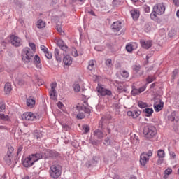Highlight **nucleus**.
<instances>
[{
    "mask_svg": "<svg viewBox=\"0 0 179 179\" xmlns=\"http://www.w3.org/2000/svg\"><path fill=\"white\" fill-rule=\"evenodd\" d=\"M43 153H36L29 155L22 162L24 167H31L36 162H38L41 159H43Z\"/></svg>",
    "mask_w": 179,
    "mask_h": 179,
    "instance_id": "f257e3e1",
    "label": "nucleus"
},
{
    "mask_svg": "<svg viewBox=\"0 0 179 179\" xmlns=\"http://www.w3.org/2000/svg\"><path fill=\"white\" fill-rule=\"evenodd\" d=\"M143 134L145 139L150 141L157 135V129L155 126L148 124L143 127Z\"/></svg>",
    "mask_w": 179,
    "mask_h": 179,
    "instance_id": "f03ea898",
    "label": "nucleus"
},
{
    "mask_svg": "<svg viewBox=\"0 0 179 179\" xmlns=\"http://www.w3.org/2000/svg\"><path fill=\"white\" fill-rule=\"evenodd\" d=\"M21 57L24 64H29V62H31L33 57H34V52L29 47H26L22 49Z\"/></svg>",
    "mask_w": 179,
    "mask_h": 179,
    "instance_id": "7ed1b4c3",
    "label": "nucleus"
},
{
    "mask_svg": "<svg viewBox=\"0 0 179 179\" xmlns=\"http://www.w3.org/2000/svg\"><path fill=\"white\" fill-rule=\"evenodd\" d=\"M49 173L52 178L58 179L62 174V167L59 164H53L50 167Z\"/></svg>",
    "mask_w": 179,
    "mask_h": 179,
    "instance_id": "20e7f679",
    "label": "nucleus"
},
{
    "mask_svg": "<svg viewBox=\"0 0 179 179\" xmlns=\"http://www.w3.org/2000/svg\"><path fill=\"white\" fill-rule=\"evenodd\" d=\"M96 91L99 93L98 96H111V94H113L111 90L106 88L104 85L101 84H98Z\"/></svg>",
    "mask_w": 179,
    "mask_h": 179,
    "instance_id": "39448f33",
    "label": "nucleus"
},
{
    "mask_svg": "<svg viewBox=\"0 0 179 179\" xmlns=\"http://www.w3.org/2000/svg\"><path fill=\"white\" fill-rule=\"evenodd\" d=\"M22 118L26 121H34V120H37L38 118V116L37 115V113H25L22 115Z\"/></svg>",
    "mask_w": 179,
    "mask_h": 179,
    "instance_id": "423d86ee",
    "label": "nucleus"
},
{
    "mask_svg": "<svg viewBox=\"0 0 179 179\" xmlns=\"http://www.w3.org/2000/svg\"><path fill=\"white\" fill-rule=\"evenodd\" d=\"M10 38V43L12 45H14V47H20V45L23 44L22 39L17 36L12 35Z\"/></svg>",
    "mask_w": 179,
    "mask_h": 179,
    "instance_id": "0eeeda50",
    "label": "nucleus"
},
{
    "mask_svg": "<svg viewBox=\"0 0 179 179\" xmlns=\"http://www.w3.org/2000/svg\"><path fill=\"white\" fill-rule=\"evenodd\" d=\"M153 10H155L157 15H163V13H164V12L166 11V6L163 3H158L154 6Z\"/></svg>",
    "mask_w": 179,
    "mask_h": 179,
    "instance_id": "6e6552de",
    "label": "nucleus"
},
{
    "mask_svg": "<svg viewBox=\"0 0 179 179\" xmlns=\"http://www.w3.org/2000/svg\"><path fill=\"white\" fill-rule=\"evenodd\" d=\"M51 89L50 90V97L52 99V100H57L58 99V96H57V83H52L51 85Z\"/></svg>",
    "mask_w": 179,
    "mask_h": 179,
    "instance_id": "1a4fd4ad",
    "label": "nucleus"
},
{
    "mask_svg": "<svg viewBox=\"0 0 179 179\" xmlns=\"http://www.w3.org/2000/svg\"><path fill=\"white\" fill-rule=\"evenodd\" d=\"M140 44L143 48H145V50H149L150 47L152 45V41H145V40H141Z\"/></svg>",
    "mask_w": 179,
    "mask_h": 179,
    "instance_id": "9d476101",
    "label": "nucleus"
},
{
    "mask_svg": "<svg viewBox=\"0 0 179 179\" xmlns=\"http://www.w3.org/2000/svg\"><path fill=\"white\" fill-rule=\"evenodd\" d=\"M149 159L146 154L142 153L140 156V164L143 166H146V163L149 162Z\"/></svg>",
    "mask_w": 179,
    "mask_h": 179,
    "instance_id": "9b49d317",
    "label": "nucleus"
},
{
    "mask_svg": "<svg viewBox=\"0 0 179 179\" xmlns=\"http://www.w3.org/2000/svg\"><path fill=\"white\" fill-rule=\"evenodd\" d=\"M133 70L134 73L137 74V76H142V75H143V70L141 68V66L134 65Z\"/></svg>",
    "mask_w": 179,
    "mask_h": 179,
    "instance_id": "f8f14e48",
    "label": "nucleus"
},
{
    "mask_svg": "<svg viewBox=\"0 0 179 179\" xmlns=\"http://www.w3.org/2000/svg\"><path fill=\"white\" fill-rule=\"evenodd\" d=\"M57 43L58 47H59V48H61L62 51H65V52L68 51V46L65 45L62 39H58L57 41Z\"/></svg>",
    "mask_w": 179,
    "mask_h": 179,
    "instance_id": "ddd939ff",
    "label": "nucleus"
},
{
    "mask_svg": "<svg viewBox=\"0 0 179 179\" xmlns=\"http://www.w3.org/2000/svg\"><path fill=\"white\" fill-rule=\"evenodd\" d=\"M27 106L29 108H33L34 106H36V99L30 96L29 98L27 99Z\"/></svg>",
    "mask_w": 179,
    "mask_h": 179,
    "instance_id": "4468645a",
    "label": "nucleus"
},
{
    "mask_svg": "<svg viewBox=\"0 0 179 179\" xmlns=\"http://www.w3.org/2000/svg\"><path fill=\"white\" fill-rule=\"evenodd\" d=\"M137 48H138V44H136V43H129L126 45V51H127V52H132V51Z\"/></svg>",
    "mask_w": 179,
    "mask_h": 179,
    "instance_id": "2eb2a0df",
    "label": "nucleus"
},
{
    "mask_svg": "<svg viewBox=\"0 0 179 179\" xmlns=\"http://www.w3.org/2000/svg\"><path fill=\"white\" fill-rule=\"evenodd\" d=\"M94 136L97 139H103L104 138V133L100 129H98L94 131Z\"/></svg>",
    "mask_w": 179,
    "mask_h": 179,
    "instance_id": "dca6fc26",
    "label": "nucleus"
},
{
    "mask_svg": "<svg viewBox=\"0 0 179 179\" xmlns=\"http://www.w3.org/2000/svg\"><path fill=\"white\" fill-rule=\"evenodd\" d=\"M34 62L36 66V68H38V69H41V61L40 60V57L38 56V55H36L34 57Z\"/></svg>",
    "mask_w": 179,
    "mask_h": 179,
    "instance_id": "f3484780",
    "label": "nucleus"
},
{
    "mask_svg": "<svg viewBox=\"0 0 179 179\" xmlns=\"http://www.w3.org/2000/svg\"><path fill=\"white\" fill-rule=\"evenodd\" d=\"M63 62L64 64V65H66L68 66H69V65H72V57L69 55H66L64 58H63Z\"/></svg>",
    "mask_w": 179,
    "mask_h": 179,
    "instance_id": "a211bd4d",
    "label": "nucleus"
},
{
    "mask_svg": "<svg viewBox=\"0 0 179 179\" xmlns=\"http://www.w3.org/2000/svg\"><path fill=\"white\" fill-rule=\"evenodd\" d=\"M59 152L55 150H50L48 152V157H50V159H55V157H59Z\"/></svg>",
    "mask_w": 179,
    "mask_h": 179,
    "instance_id": "6ab92c4d",
    "label": "nucleus"
},
{
    "mask_svg": "<svg viewBox=\"0 0 179 179\" xmlns=\"http://www.w3.org/2000/svg\"><path fill=\"white\" fill-rule=\"evenodd\" d=\"M77 111H84V113H90V109L86 108V106L80 104H78L76 107Z\"/></svg>",
    "mask_w": 179,
    "mask_h": 179,
    "instance_id": "aec40b11",
    "label": "nucleus"
},
{
    "mask_svg": "<svg viewBox=\"0 0 179 179\" xmlns=\"http://www.w3.org/2000/svg\"><path fill=\"white\" fill-rule=\"evenodd\" d=\"M12 92V85L10 83H6L4 85V93L5 94H10Z\"/></svg>",
    "mask_w": 179,
    "mask_h": 179,
    "instance_id": "412c9836",
    "label": "nucleus"
},
{
    "mask_svg": "<svg viewBox=\"0 0 179 179\" xmlns=\"http://www.w3.org/2000/svg\"><path fill=\"white\" fill-rule=\"evenodd\" d=\"M121 22H115L112 24L113 31H120L121 30Z\"/></svg>",
    "mask_w": 179,
    "mask_h": 179,
    "instance_id": "4be33fe9",
    "label": "nucleus"
},
{
    "mask_svg": "<svg viewBox=\"0 0 179 179\" xmlns=\"http://www.w3.org/2000/svg\"><path fill=\"white\" fill-rule=\"evenodd\" d=\"M55 57L56 61H57L58 62H61L62 61V56H61V55L59 54V50H55Z\"/></svg>",
    "mask_w": 179,
    "mask_h": 179,
    "instance_id": "5701e85b",
    "label": "nucleus"
},
{
    "mask_svg": "<svg viewBox=\"0 0 179 179\" xmlns=\"http://www.w3.org/2000/svg\"><path fill=\"white\" fill-rule=\"evenodd\" d=\"M130 13L134 20H138L139 18V12L137 10H132Z\"/></svg>",
    "mask_w": 179,
    "mask_h": 179,
    "instance_id": "b1692460",
    "label": "nucleus"
},
{
    "mask_svg": "<svg viewBox=\"0 0 179 179\" xmlns=\"http://www.w3.org/2000/svg\"><path fill=\"white\" fill-rule=\"evenodd\" d=\"M131 142L133 145H138L139 143V137L136 134H134L131 136Z\"/></svg>",
    "mask_w": 179,
    "mask_h": 179,
    "instance_id": "393cba45",
    "label": "nucleus"
},
{
    "mask_svg": "<svg viewBox=\"0 0 179 179\" xmlns=\"http://www.w3.org/2000/svg\"><path fill=\"white\" fill-rule=\"evenodd\" d=\"M169 121H178V117L176 115V113H171L170 115L168 116Z\"/></svg>",
    "mask_w": 179,
    "mask_h": 179,
    "instance_id": "a878e982",
    "label": "nucleus"
},
{
    "mask_svg": "<svg viewBox=\"0 0 179 179\" xmlns=\"http://www.w3.org/2000/svg\"><path fill=\"white\" fill-rule=\"evenodd\" d=\"M0 121H10V117L5 113H0Z\"/></svg>",
    "mask_w": 179,
    "mask_h": 179,
    "instance_id": "bb28decb",
    "label": "nucleus"
},
{
    "mask_svg": "<svg viewBox=\"0 0 179 179\" xmlns=\"http://www.w3.org/2000/svg\"><path fill=\"white\" fill-rule=\"evenodd\" d=\"M36 27L38 29H44L45 27V22L43 21V20H38Z\"/></svg>",
    "mask_w": 179,
    "mask_h": 179,
    "instance_id": "cd10ccee",
    "label": "nucleus"
},
{
    "mask_svg": "<svg viewBox=\"0 0 179 179\" xmlns=\"http://www.w3.org/2000/svg\"><path fill=\"white\" fill-rule=\"evenodd\" d=\"M164 105V103L163 102H160L158 104H155L154 106L155 111H157V113H158V111H160L161 110H162Z\"/></svg>",
    "mask_w": 179,
    "mask_h": 179,
    "instance_id": "c85d7f7f",
    "label": "nucleus"
},
{
    "mask_svg": "<svg viewBox=\"0 0 179 179\" xmlns=\"http://www.w3.org/2000/svg\"><path fill=\"white\" fill-rule=\"evenodd\" d=\"M4 160L6 163V164H8V166H10V164H12V157L11 156L6 155L4 157Z\"/></svg>",
    "mask_w": 179,
    "mask_h": 179,
    "instance_id": "c756f323",
    "label": "nucleus"
},
{
    "mask_svg": "<svg viewBox=\"0 0 179 179\" xmlns=\"http://www.w3.org/2000/svg\"><path fill=\"white\" fill-rule=\"evenodd\" d=\"M156 80V76H148L146 78V83L148 84L152 83V82H155Z\"/></svg>",
    "mask_w": 179,
    "mask_h": 179,
    "instance_id": "7c9ffc66",
    "label": "nucleus"
},
{
    "mask_svg": "<svg viewBox=\"0 0 179 179\" xmlns=\"http://www.w3.org/2000/svg\"><path fill=\"white\" fill-rule=\"evenodd\" d=\"M14 150H15V149L13 148V147H12V145H8L6 155L8 156H11V157H13V153Z\"/></svg>",
    "mask_w": 179,
    "mask_h": 179,
    "instance_id": "2f4dec72",
    "label": "nucleus"
},
{
    "mask_svg": "<svg viewBox=\"0 0 179 179\" xmlns=\"http://www.w3.org/2000/svg\"><path fill=\"white\" fill-rule=\"evenodd\" d=\"M96 62H94V60H91L89 62V65H88V69H90V71H93V69H94L96 65Z\"/></svg>",
    "mask_w": 179,
    "mask_h": 179,
    "instance_id": "473e14b6",
    "label": "nucleus"
},
{
    "mask_svg": "<svg viewBox=\"0 0 179 179\" xmlns=\"http://www.w3.org/2000/svg\"><path fill=\"white\" fill-rule=\"evenodd\" d=\"M82 128L84 131L83 134H88L90 131V127L87 124H83Z\"/></svg>",
    "mask_w": 179,
    "mask_h": 179,
    "instance_id": "72a5a7b5",
    "label": "nucleus"
},
{
    "mask_svg": "<svg viewBox=\"0 0 179 179\" xmlns=\"http://www.w3.org/2000/svg\"><path fill=\"white\" fill-rule=\"evenodd\" d=\"M73 89L74 92H80V85H79V83H75L73 85Z\"/></svg>",
    "mask_w": 179,
    "mask_h": 179,
    "instance_id": "f704fd0d",
    "label": "nucleus"
},
{
    "mask_svg": "<svg viewBox=\"0 0 179 179\" xmlns=\"http://www.w3.org/2000/svg\"><path fill=\"white\" fill-rule=\"evenodd\" d=\"M157 13L156 12V10H153V12L151 13L150 14V18L152 20H157Z\"/></svg>",
    "mask_w": 179,
    "mask_h": 179,
    "instance_id": "c9c22d12",
    "label": "nucleus"
},
{
    "mask_svg": "<svg viewBox=\"0 0 179 179\" xmlns=\"http://www.w3.org/2000/svg\"><path fill=\"white\" fill-rule=\"evenodd\" d=\"M157 157H166V153L164 152V150H159L157 151Z\"/></svg>",
    "mask_w": 179,
    "mask_h": 179,
    "instance_id": "e433bc0d",
    "label": "nucleus"
},
{
    "mask_svg": "<svg viewBox=\"0 0 179 179\" xmlns=\"http://www.w3.org/2000/svg\"><path fill=\"white\" fill-rule=\"evenodd\" d=\"M129 117H132V118H138V116L140 115L139 113H127Z\"/></svg>",
    "mask_w": 179,
    "mask_h": 179,
    "instance_id": "4c0bfd02",
    "label": "nucleus"
},
{
    "mask_svg": "<svg viewBox=\"0 0 179 179\" xmlns=\"http://www.w3.org/2000/svg\"><path fill=\"white\" fill-rule=\"evenodd\" d=\"M57 107L59 108V110H62V111H65V106H64V103L61 101L57 102Z\"/></svg>",
    "mask_w": 179,
    "mask_h": 179,
    "instance_id": "58836bf2",
    "label": "nucleus"
},
{
    "mask_svg": "<svg viewBox=\"0 0 179 179\" xmlns=\"http://www.w3.org/2000/svg\"><path fill=\"white\" fill-rule=\"evenodd\" d=\"M6 110V104L3 102H0V113H3Z\"/></svg>",
    "mask_w": 179,
    "mask_h": 179,
    "instance_id": "ea45409f",
    "label": "nucleus"
},
{
    "mask_svg": "<svg viewBox=\"0 0 179 179\" xmlns=\"http://www.w3.org/2000/svg\"><path fill=\"white\" fill-rule=\"evenodd\" d=\"M138 106L140 107V108H146V107H148V103L143 101H139Z\"/></svg>",
    "mask_w": 179,
    "mask_h": 179,
    "instance_id": "a19ab883",
    "label": "nucleus"
},
{
    "mask_svg": "<svg viewBox=\"0 0 179 179\" xmlns=\"http://www.w3.org/2000/svg\"><path fill=\"white\" fill-rule=\"evenodd\" d=\"M34 138L36 139H41V138H43V134L40 131H35Z\"/></svg>",
    "mask_w": 179,
    "mask_h": 179,
    "instance_id": "79ce46f5",
    "label": "nucleus"
},
{
    "mask_svg": "<svg viewBox=\"0 0 179 179\" xmlns=\"http://www.w3.org/2000/svg\"><path fill=\"white\" fill-rule=\"evenodd\" d=\"M44 54L48 59H51V58H52V54H51L48 50H46Z\"/></svg>",
    "mask_w": 179,
    "mask_h": 179,
    "instance_id": "37998d69",
    "label": "nucleus"
},
{
    "mask_svg": "<svg viewBox=\"0 0 179 179\" xmlns=\"http://www.w3.org/2000/svg\"><path fill=\"white\" fill-rule=\"evenodd\" d=\"M29 45L31 48V51H32L34 54V52H36V45L34 43H29Z\"/></svg>",
    "mask_w": 179,
    "mask_h": 179,
    "instance_id": "c03bdc74",
    "label": "nucleus"
},
{
    "mask_svg": "<svg viewBox=\"0 0 179 179\" xmlns=\"http://www.w3.org/2000/svg\"><path fill=\"white\" fill-rule=\"evenodd\" d=\"M169 156L171 157V159H176V153L171 150H170V149H169Z\"/></svg>",
    "mask_w": 179,
    "mask_h": 179,
    "instance_id": "a18cd8bd",
    "label": "nucleus"
},
{
    "mask_svg": "<svg viewBox=\"0 0 179 179\" xmlns=\"http://www.w3.org/2000/svg\"><path fill=\"white\" fill-rule=\"evenodd\" d=\"M173 173V169H171V168H167L165 171H164V174L166 176H170V174Z\"/></svg>",
    "mask_w": 179,
    "mask_h": 179,
    "instance_id": "49530a36",
    "label": "nucleus"
},
{
    "mask_svg": "<svg viewBox=\"0 0 179 179\" xmlns=\"http://www.w3.org/2000/svg\"><path fill=\"white\" fill-rule=\"evenodd\" d=\"M71 54L73 55V57H78V50H76V48H73L71 49Z\"/></svg>",
    "mask_w": 179,
    "mask_h": 179,
    "instance_id": "de8ad7c7",
    "label": "nucleus"
},
{
    "mask_svg": "<svg viewBox=\"0 0 179 179\" xmlns=\"http://www.w3.org/2000/svg\"><path fill=\"white\" fill-rule=\"evenodd\" d=\"M83 118H85V115H84L83 113H80L77 115L78 120H83Z\"/></svg>",
    "mask_w": 179,
    "mask_h": 179,
    "instance_id": "09e8293b",
    "label": "nucleus"
},
{
    "mask_svg": "<svg viewBox=\"0 0 179 179\" xmlns=\"http://www.w3.org/2000/svg\"><path fill=\"white\" fill-rule=\"evenodd\" d=\"M122 76L123 78H128V76H129V73H128V71H123L122 72Z\"/></svg>",
    "mask_w": 179,
    "mask_h": 179,
    "instance_id": "8fccbe9b",
    "label": "nucleus"
},
{
    "mask_svg": "<svg viewBox=\"0 0 179 179\" xmlns=\"http://www.w3.org/2000/svg\"><path fill=\"white\" fill-rule=\"evenodd\" d=\"M131 94L133 96H136V94H139V90L138 89H134L131 91Z\"/></svg>",
    "mask_w": 179,
    "mask_h": 179,
    "instance_id": "3c124183",
    "label": "nucleus"
},
{
    "mask_svg": "<svg viewBox=\"0 0 179 179\" xmlns=\"http://www.w3.org/2000/svg\"><path fill=\"white\" fill-rule=\"evenodd\" d=\"M103 122H104V117H101L99 122V128H101V129H103Z\"/></svg>",
    "mask_w": 179,
    "mask_h": 179,
    "instance_id": "603ef678",
    "label": "nucleus"
},
{
    "mask_svg": "<svg viewBox=\"0 0 179 179\" xmlns=\"http://www.w3.org/2000/svg\"><path fill=\"white\" fill-rule=\"evenodd\" d=\"M92 163L93 166H95L96 164H97V163H99V161H97V157H93Z\"/></svg>",
    "mask_w": 179,
    "mask_h": 179,
    "instance_id": "864d4df0",
    "label": "nucleus"
},
{
    "mask_svg": "<svg viewBox=\"0 0 179 179\" xmlns=\"http://www.w3.org/2000/svg\"><path fill=\"white\" fill-rule=\"evenodd\" d=\"M163 162H164V157H158L157 164H162Z\"/></svg>",
    "mask_w": 179,
    "mask_h": 179,
    "instance_id": "5fc2aeb1",
    "label": "nucleus"
},
{
    "mask_svg": "<svg viewBox=\"0 0 179 179\" xmlns=\"http://www.w3.org/2000/svg\"><path fill=\"white\" fill-rule=\"evenodd\" d=\"M106 64L107 65V66H111L113 65L111 59H108L106 61Z\"/></svg>",
    "mask_w": 179,
    "mask_h": 179,
    "instance_id": "6e6d98bb",
    "label": "nucleus"
},
{
    "mask_svg": "<svg viewBox=\"0 0 179 179\" xmlns=\"http://www.w3.org/2000/svg\"><path fill=\"white\" fill-rule=\"evenodd\" d=\"M102 118H103V121H106V120L107 121H109V120L111 119V115H110V114L106 115V116L103 117Z\"/></svg>",
    "mask_w": 179,
    "mask_h": 179,
    "instance_id": "4d7b16f0",
    "label": "nucleus"
},
{
    "mask_svg": "<svg viewBox=\"0 0 179 179\" xmlns=\"http://www.w3.org/2000/svg\"><path fill=\"white\" fill-rule=\"evenodd\" d=\"M41 51H43L45 53V52H47V51L48 50V48H47V47L41 45Z\"/></svg>",
    "mask_w": 179,
    "mask_h": 179,
    "instance_id": "13d9d810",
    "label": "nucleus"
},
{
    "mask_svg": "<svg viewBox=\"0 0 179 179\" xmlns=\"http://www.w3.org/2000/svg\"><path fill=\"white\" fill-rule=\"evenodd\" d=\"M103 145L106 146L110 145V138H107L105 139V142L103 143Z\"/></svg>",
    "mask_w": 179,
    "mask_h": 179,
    "instance_id": "bf43d9fd",
    "label": "nucleus"
},
{
    "mask_svg": "<svg viewBox=\"0 0 179 179\" xmlns=\"http://www.w3.org/2000/svg\"><path fill=\"white\" fill-rule=\"evenodd\" d=\"M143 154H145L148 156V157H150L152 156L153 152H152V150H149L148 152H143Z\"/></svg>",
    "mask_w": 179,
    "mask_h": 179,
    "instance_id": "052dcab7",
    "label": "nucleus"
},
{
    "mask_svg": "<svg viewBox=\"0 0 179 179\" xmlns=\"http://www.w3.org/2000/svg\"><path fill=\"white\" fill-rule=\"evenodd\" d=\"M144 113H153V108H147L144 110Z\"/></svg>",
    "mask_w": 179,
    "mask_h": 179,
    "instance_id": "680f3d73",
    "label": "nucleus"
},
{
    "mask_svg": "<svg viewBox=\"0 0 179 179\" xmlns=\"http://www.w3.org/2000/svg\"><path fill=\"white\" fill-rule=\"evenodd\" d=\"M146 90V86L141 87L138 89V93L141 94L142 92H145Z\"/></svg>",
    "mask_w": 179,
    "mask_h": 179,
    "instance_id": "e2e57ef3",
    "label": "nucleus"
},
{
    "mask_svg": "<svg viewBox=\"0 0 179 179\" xmlns=\"http://www.w3.org/2000/svg\"><path fill=\"white\" fill-rule=\"evenodd\" d=\"M178 73V71L177 70L173 71L172 73V79H175Z\"/></svg>",
    "mask_w": 179,
    "mask_h": 179,
    "instance_id": "0e129e2a",
    "label": "nucleus"
},
{
    "mask_svg": "<svg viewBox=\"0 0 179 179\" xmlns=\"http://www.w3.org/2000/svg\"><path fill=\"white\" fill-rule=\"evenodd\" d=\"M145 11L146 12V13H149L150 12V7L148 6H144L143 7Z\"/></svg>",
    "mask_w": 179,
    "mask_h": 179,
    "instance_id": "69168bd1",
    "label": "nucleus"
},
{
    "mask_svg": "<svg viewBox=\"0 0 179 179\" xmlns=\"http://www.w3.org/2000/svg\"><path fill=\"white\" fill-rule=\"evenodd\" d=\"M57 30L59 34H64V31H62V28H61V27H57Z\"/></svg>",
    "mask_w": 179,
    "mask_h": 179,
    "instance_id": "338daca9",
    "label": "nucleus"
},
{
    "mask_svg": "<svg viewBox=\"0 0 179 179\" xmlns=\"http://www.w3.org/2000/svg\"><path fill=\"white\" fill-rule=\"evenodd\" d=\"M175 6H179V0H172Z\"/></svg>",
    "mask_w": 179,
    "mask_h": 179,
    "instance_id": "774afa93",
    "label": "nucleus"
}]
</instances>
